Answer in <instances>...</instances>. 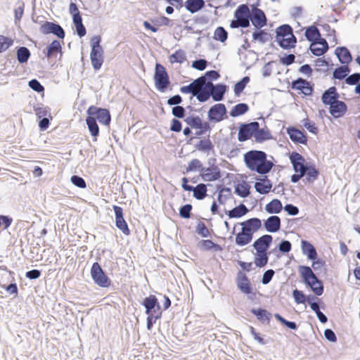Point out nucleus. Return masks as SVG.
I'll use <instances>...</instances> for the list:
<instances>
[{"instance_id": "nucleus-1", "label": "nucleus", "mask_w": 360, "mask_h": 360, "mask_svg": "<svg viewBox=\"0 0 360 360\" xmlns=\"http://www.w3.org/2000/svg\"><path fill=\"white\" fill-rule=\"evenodd\" d=\"M270 158L268 159V155L264 151L258 150H249L243 155L245 166L259 175L267 174L274 167V158L270 156Z\"/></svg>"}, {"instance_id": "nucleus-2", "label": "nucleus", "mask_w": 360, "mask_h": 360, "mask_svg": "<svg viewBox=\"0 0 360 360\" xmlns=\"http://www.w3.org/2000/svg\"><path fill=\"white\" fill-rule=\"evenodd\" d=\"M298 271L305 285L310 288L311 290L316 296H320L323 293V282L318 278L309 266L300 265L298 267Z\"/></svg>"}, {"instance_id": "nucleus-3", "label": "nucleus", "mask_w": 360, "mask_h": 360, "mask_svg": "<svg viewBox=\"0 0 360 360\" xmlns=\"http://www.w3.org/2000/svg\"><path fill=\"white\" fill-rule=\"evenodd\" d=\"M276 41L283 49L294 48L297 43V38L293 34V30L290 25L283 24L276 29Z\"/></svg>"}, {"instance_id": "nucleus-4", "label": "nucleus", "mask_w": 360, "mask_h": 360, "mask_svg": "<svg viewBox=\"0 0 360 360\" xmlns=\"http://www.w3.org/2000/svg\"><path fill=\"white\" fill-rule=\"evenodd\" d=\"M90 274L94 283L98 286L103 288L110 286L112 281L98 262H96L93 263L91 267Z\"/></svg>"}, {"instance_id": "nucleus-5", "label": "nucleus", "mask_w": 360, "mask_h": 360, "mask_svg": "<svg viewBox=\"0 0 360 360\" xmlns=\"http://www.w3.org/2000/svg\"><path fill=\"white\" fill-rule=\"evenodd\" d=\"M156 89L160 92H165L170 84V80L165 68L159 63L155 64L153 76Z\"/></svg>"}, {"instance_id": "nucleus-6", "label": "nucleus", "mask_w": 360, "mask_h": 360, "mask_svg": "<svg viewBox=\"0 0 360 360\" xmlns=\"http://www.w3.org/2000/svg\"><path fill=\"white\" fill-rule=\"evenodd\" d=\"M69 13L72 15V22L75 27L77 34L81 38L86 35V30L82 22V17L77 4L70 1Z\"/></svg>"}, {"instance_id": "nucleus-7", "label": "nucleus", "mask_w": 360, "mask_h": 360, "mask_svg": "<svg viewBox=\"0 0 360 360\" xmlns=\"http://www.w3.org/2000/svg\"><path fill=\"white\" fill-rule=\"evenodd\" d=\"M86 114L91 117H94L95 120L101 124L108 126L111 121L110 111L106 108H102L91 105L86 110Z\"/></svg>"}, {"instance_id": "nucleus-8", "label": "nucleus", "mask_w": 360, "mask_h": 360, "mask_svg": "<svg viewBox=\"0 0 360 360\" xmlns=\"http://www.w3.org/2000/svg\"><path fill=\"white\" fill-rule=\"evenodd\" d=\"M259 124L258 122L254 121L250 123H242L238 129V139L240 142H244L253 136H255V131L258 129Z\"/></svg>"}, {"instance_id": "nucleus-9", "label": "nucleus", "mask_w": 360, "mask_h": 360, "mask_svg": "<svg viewBox=\"0 0 360 360\" xmlns=\"http://www.w3.org/2000/svg\"><path fill=\"white\" fill-rule=\"evenodd\" d=\"M40 31L44 34H53L58 39H63L65 37L64 29L56 22L45 21L40 27Z\"/></svg>"}, {"instance_id": "nucleus-10", "label": "nucleus", "mask_w": 360, "mask_h": 360, "mask_svg": "<svg viewBox=\"0 0 360 360\" xmlns=\"http://www.w3.org/2000/svg\"><path fill=\"white\" fill-rule=\"evenodd\" d=\"M141 304L145 307L147 315H162L160 303L155 295H150L145 297Z\"/></svg>"}, {"instance_id": "nucleus-11", "label": "nucleus", "mask_w": 360, "mask_h": 360, "mask_svg": "<svg viewBox=\"0 0 360 360\" xmlns=\"http://www.w3.org/2000/svg\"><path fill=\"white\" fill-rule=\"evenodd\" d=\"M226 113L225 105L217 103L210 108L207 112V119L210 122H219L226 117Z\"/></svg>"}, {"instance_id": "nucleus-12", "label": "nucleus", "mask_w": 360, "mask_h": 360, "mask_svg": "<svg viewBox=\"0 0 360 360\" xmlns=\"http://www.w3.org/2000/svg\"><path fill=\"white\" fill-rule=\"evenodd\" d=\"M250 21L255 29H261L267 24V18L264 12L260 8H255V5H252Z\"/></svg>"}, {"instance_id": "nucleus-13", "label": "nucleus", "mask_w": 360, "mask_h": 360, "mask_svg": "<svg viewBox=\"0 0 360 360\" xmlns=\"http://www.w3.org/2000/svg\"><path fill=\"white\" fill-rule=\"evenodd\" d=\"M112 208L115 216L116 227L120 229L123 234L129 236L130 234V230L127 221L124 219L123 209L117 205H113Z\"/></svg>"}, {"instance_id": "nucleus-14", "label": "nucleus", "mask_w": 360, "mask_h": 360, "mask_svg": "<svg viewBox=\"0 0 360 360\" xmlns=\"http://www.w3.org/2000/svg\"><path fill=\"white\" fill-rule=\"evenodd\" d=\"M291 88L300 91L305 96H311L314 91V84L302 77L293 80L291 83Z\"/></svg>"}, {"instance_id": "nucleus-15", "label": "nucleus", "mask_w": 360, "mask_h": 360, "mask_svg": "<svg viewBox=\"0 0 360 360\" xmlns=\"http://www.w3.org/2000/svg\"><path fill=\"white\" fill-rule=\"evenodd\" d=\"M241 226L243 231H246L252 236L262 228V221L257 217L248 219L243 222L238 223Z\"/></svg>"}, {"instance_id": "nucleus-16", "label": "nucleus", "mask_w": 360, "mask_h": 360, "mask_svg": "<svg viewBox=\"0 0 360 360\" xmlns=\"http://www.w3.org/2000/svg\"><path fill=\"white\" fill-rule=\"evenodd\" d=\"M286 132L290 140L295 143L307 144V136L305 132L300 131L295 127H289L286 129Z\"/></svg>"}, {"instance_id": "nucleus-17", "label": "nucleus", "mask_w": 360, "mask_h": 360, "mask_svg": "<svg viewBox=\"0 0 360 360\" xmlns=\"http://www.w3.org/2000/svg\"><path fill=\"white\" fill-rule=\"evenodd\" d=\"M273 241V237L269 234H264L255 240L252 247L256 251L268 252Z\"/></svg>"}, {"instance_id": "nucleus-18", "label": "nucleus", "mask_w": 360, "mask_h": 360, "mask_svg": "<svg viewBox=\"0 0 360 360\" xmlns=\"http://www.w3.org/2000/svg\"><path fill=\"white\" fill-rule=\"evenodd\" d=\"M292 168L295 172H303V169L308 165L304 158L296 151H293L289 156Z\"/></svg>"}, {"instance_id": "nucleus-19", "label": "nucleus", "mask_w": 360, "mask_h": 360, "mask_svg": "<svg viewBox=\"0 0 360 360\" xmlns=\"http://www.w3.org/2000/svg\"><path fill=\"white\" fill-rule=\"evenodd\" d=\"M262 177L256 178L257 181L255 184V191L261 195L268 194L272 188V184L266 175Z\"/></svg>"}, {"instance_id": "nucleus-20", "label": "nucleus", "mask_w": 360, "mask_h": 360, "mask_svg": "<svg viewBox=\"0 0 360 360\" xmlns=\"http://www.w3.org/2000/svg\"><path fill=\"white\" fill-rule=\"evenodd\" d=\"M234 18L242 23L250 26V11L247 4H240L234 12Z\"/></svg>"}, {"instance_id": "nucleus-21", "label": "nucleus", "mask_w": 360, "mask_h": 360, "mask_svg": "<svg viewBox=\"0 0 360 360\" xmlns=\"http://www.w3.org/2000/svg\"><path fill=\"white\" fill-rule=\"evenodd\" d=\"M340 98V94L338 92L335 86H330L325 90L321 95L322 103L326 105H330L338 101Z\"/></svg>"}, {"instance_id": "nucleus-22", "label": "nucleus", "mask_w": 360, "mask_h": 360, "mask_svg": "<svg viewBox=\"0 0 360 360\" xmlns=\"http://www.w3.org/2000/svg\"><path fill=\"white\" fill-rule=\"evenodd\" d=\"M202 179L205 181H214L221 177L220 169L217 166L205 168L200 173Z\"/></svg>"}, {"instance_id": "nucleus-23", "label": "nucleus", "mask_w": 360, "mask_h": 360, "mask_svg": "<svg viewBox=\"0 0 360 360\" xmlns=\"http://www.w3.org/2000/svg\"><path fill=\"white\" fill-rule=\"evenodd\" d=\"M281 220L278 216L272 215L264 221V227L267 232L276 233L281 229Z\"/></svg>"}, {"instance_id": "nucleus-24", "label": "nucleus", "mask_w": 360, "mask_h": 360, "mask_svg": "<svg viewBox=\"0 0 360 360\" xmlns=\"http://www.w3.org/2000/svg\"><path fill=\"white\" fill-rule=\"evenodd\" d=\"M238 288L244 294L249 295L252 292V288L247 276L242 271L238 273Z\"/></svg>"}, {"instance_id": "nucleus-25", "label": "nucleus", "mask_w": 360, "mask_h": 360, "mask_svg": "<svg viewBox=\"0 0 360 360\" xmlns=\"http://www.w3.org/2000/svg\"><path fill=\"white\" fill-rule=\"evenodd\" d=\"M347 111V106L344 101L338 100L329 107V112L335 118L342 117Z\"/></svg>"}, {"instance_id": "nucleus-26", "label": "nucleus", "mask_w": 360, "mask_h": 360, "mask_svg": "<svg viewBox=\"0 0 360 360\" xmlns=\"http://www.w3.org/2000/svg\"><path fill=\"white\" fill-rule=\"evenodd\" d=\"M335 54L339 62L345 65H347L352 60L349 50L345 46L337 47L335 50Z\"/></svg>"}, {"instance_id": "nucleus-27", "label": "nucleus", "mask_w": 360, "mask_h": 360, "mask_svg": "<svg viewBox=\"0 0 360 360\" xmlns=\"http://www.w3.org/2000/svg\"><path fill=\"white\" fill-rule=\"evenodd\" d=\"M226 91L227 86L224 84H212L210 88V91L212 92L211 97L214 101H221L224 99Z\"/></svg>"}, {"instance_id": "nucleus-28", "label": "nucleus", "mask_w": 360, "mask_h": 360, "mask_svg": "<svg viewBox=\"0 0 360 360\" xmlns=\"http://www.w3.org/2000/svg\"><path fill=\"white\" fill-rule=\"evenodd\" d=\"M210 88L206 84L200 83L195 94H193V96H195L199 102L204 103L210 99L212 95Z\"/></svg>"}, {"instance_id": "nucleus-29", "label": "nucleus", "mask_w": 360, "mask_h": 360, "mask_svg": "<svg viewBox=\"0 0 360 360\" xmlns=\"http://www.w3.org/2000/svg\"><path fill=\"white\" fill-rule=\"evenodd\" d=\"M301 249L302 254L306 255L308 259H316L318 257L315 247L308 240H301Z\"/></svg>"}, {"instance_id": "nucleus-30", "label": "nucleus", "mask_w": 360, "mask_h": 360, "mask_svg": "<svg viewBox=\"0 0 360 360\" xmlns=\"http://www.w3.org/2000/svg\"><path fill=\"white\" fill-rule=\"evenodd\" d=\"M303 172L304 176H307V181L309 182L314 181L318 179L319 175V169H317L315 165L311 162H309L308 165H306L303 169Z\"/></svg>"}, {"instance_id": "nucleus-31", "label": "nucleus", "mask_w": 360, "mask_h": 360, "mask_svg": "<svg viewBox=\"0 0 360 360\" xmlns=\"http://www.w3.org/2000/svg\"><path fill=\"white\" fill-rule=\"evenodd\" d=\"M235 243L237 246L243 247L248 245L253 239V236L246 231H241L235 234Z\"/></svg>"}, {"instance_id": "nucleus-32", "label": "nucleus", "mask_w": 360, "mask_h": 360, "mask_svg": "<svg viewBox=\"0 0 360 360\" xmlns=\"http://www.w3.org/2000/svg\"><path fill=\"white\" fill-rule=\"evenodd\" d=\"M220 77L219 72L216 70L207 71L202 76L198 77L200 80V83L206 84L210 87H212L213 83L212 81L217 80Z\"/></svg>"}, {"instance_id": "nucleus-33", "label": "nucleus", "mask_w": 360, "mask_h": 360, "mask_svg": "<svg viewBox=\"0 0 360 360\" xmlns=\"http://www.w3.org/2000/svg\"><path fill=\"white\" fill-rule=\"evenodd\" d=\"M62 46L58 40L54 39L46 49L43 51L47 58H51L56 55L58 52H61Z\"/></svg>"}, {"instance_id": "nucleus-34", "label": "nucleus", "mask_w": 360, "mask_h": 360, "mask_svg": "<svg viewBox=\"0 0 360 360\" xmlns=\"http://www.w3.org/2000/svg\"><path fill=\"white\" fill-rule=\"evenodd\" d=\"M248 212V208L243 203H240L239 205L235 207L232 210L226 212V214L231 219H238L245 215Z\"/></svg>"}, {"instance_id": "nucleus-35", "label": "nucleus", "mask_w": 360, "mask_h": 360, "mask_svg": "<svg viewBox=\"0 0 360 360\" xmlns=\"http://www.w3.org/2000/svg\"><path fill=\"white\" fill-rule=\"evenodd\" d=\"M204 0H186L184 3L185 8L191 13H195L205 7Z\"/></svg>"}, {"instance_id": "nucleus-36", "label": "nucleus", "mask_w": 360, "mask_h": 360, "mask_svg": "<svg viewBox=\"0 0 360 360\" xmlns=\"http://www.w3.org/2000/svg\"><path fill=\"white\" fill-rule=\"evenodd\" d=\"M270 252L256 251L254 254V263L257 267L263 268L266 266L269 262V255Z\"/></svg>"}, {"instance_id": "nucleus-37", "label": "nucleus", "mask_w": 360, "mask_h": 360, "mask_svg": "<svg viewBox=\"0 0 360 360\" xmlns=\"http://www.w3.org/2000/svg\"><path fill=\"white\" fill-rule=\"evenodd\" d=\"M250 311L259 321H266L268 323H269L271 318V314L267 310L262 308H252Z\"/></svg>"}, {"instance_id": "nucleus-38", "label": "nucleus", "mask_w": 360, "mask_h": 360, "mask_svg": "<svg viewBox=\"0 0 360 360\" xmlns=\"http://www.w3.org/2000/svg\"><path fill=\"white\" fill-rule=\"evenodd\" d=\"M101 37L100 35L94 36L90 41L91 54L103 55L104 51L101 46Z\"/></svg>"}, {"instance_id": "nucleus-39", "label": "nucleus", "mask_w": 360, "mask_h": 360, "mask_svg": "<svg viewBox=\"0 0 360 360\" xmlns=\"http://www.w3.org/2000/svg\"><path fill=\"white\" fill-rule=\"evenodd\" d=\"M283 210L282 203L278 199H273L265 205V210L269 214H278Z\"/></svg>"}, {"instance_id": "nucleus-40", "label": "nucleus", "mask_w": 360, "mask_h": 360, "mask_svg": "<svg viewBox=\"0 0 360 360\" xmlns=\"http://www.w3.org/2000/svg\"><path fill=\"white\" fill-rule=\"evenodd\" d=\"M350 72L351 70L348 65H342L334 69L333 72V78L338 80H345V78Z\"/></svg>"}, {"instance_id": "nucleus-41", "label": "nucleus", "mask_w": 360, "mask_h": 360, "mask_svg": "<svg viewBox=\"0 0 360 360\" xmlns=\"http://www.w3.org/2000/svg\"><path fill=\"white\" fill-rule=\"evenodd\" d=\"M255 141L257 143H262L265 141L272 139V136L271 134L270 131L267 128L260 129L255 131V134L254 136Z\"/></svg>"}, {"instance_id": "nucleus-42", "label": "nucleus", "mask_w": 360, "mask_h": 360, "mask_svg": "<svg viewBox=\"0 0 360 360\" xmlns=\"http://www.w3.org/2000/svg\"><path fill=\"white\" fill-rule=\"evenodd\" d=\"M251 186L246 182L238 184L235 186L234 193L240 198H247L250 194Z\"/></svg>"}, {"instance_id": "nucleus-43", "label": "nucleus", "mask_w": 360, "mask_h": 360, "mask_svg": "<svg viewBox=\"0 0 360 360\" xmlns=\"http://www.w3.org/2000/svg\"><path fill=\"white\" fill-rule=\"evenodd\" d=\"M86 123L91 135L95 138L94 141H96V137L99 135V127L97 122L95 120L94 117H91L87 115Z\"/></svg>"}, {"instance_id": "nucleus-44", "label": "nucleus", "mask_w": 360, "mask_h": 360, "mask_svg": "<svg viewBox=\"0 0 360 360\" xmlns=\"http://www.w3.org/2000/svg\"><path fill=\"white\" fill-rule=\"evenodd\" d=\"M248 110L249 106L247 103H240L233 107L229 114L231 117H236L245 114Z\"/></svg>"}, {"instance_id": "nucleus-45", "label": "nucleus", "mask_w": 360, "mask_h": 360, "mask_svg": "<svg viewBox=\"0 0 360 360\" xmlns=\"http://www.w3.org/2000/svg\"><path fill=\"white\" fill-rule=\"evenodd\" d=\"M320 32L319 30L314 25L309 26L307 27L304 33V36L306 39L311 41V44L314 43L316 39L320 38Z\"/></svg>"}, {"instance_id": "nucleus-46", "label": "nucleus", "mask_w": 360, "mask_h": 360, "mask_svg": "<svg viewBox=\"0 0 360 360\" xmlns=\"http://www.w3.org/2000/svg\"><path fill=\"white\" fill-rule=\"evenodd\" d=\"M210 184H207V186H210ZM207 185L204 184H198L194 188V191H193V197L199 200H203L206 195H207Z\"/></svg>"}, {"instance_id": "nucleus-47", "label": "nucleus", "mask_w": 360, "mask_h": 360, "mask_svg": "<svg viewBox=\"0 0 360 360\" xmlns=\"http://www.w3.org/2000/svg\"><path fill=\"white\" fill-rule=\"evenodd\" d=\"M200 84V80L198 78H197V79H194L188 85L181 86L180 91L182 94H191L193 96V94H195Z\"/></svg>"}, {"instance_id": "nucleus-48", "label": "nucleus", "mask_w": 360, "mask_h": 360, "mask_svg": "<svg viewBox=\"0 0 360 360\" xmlns=\"http://www.w3.org/2000/svg\"><path fill=\"white\" fill-rule=\"evenodd\" d=\"M16 54L18 61L21 64L27 63L31 55L30 50L25 46L18 48Z\"/></svg>"}, {"instance_id": "nucleus-49", "label": "nucleus", "mask_w": 360, "mask_h": 360, "mask_svg": "<svg viewBox=\"0 0 360 360\" xmlns=\"http://www.w3.org/2000/svg\"><path fill=\"white\" fill-rule=\"evenodd\" d=\"M210 135H208V137L207 139H202L200 140L196 145L195 148L198 150L202 151V152H209L210 150H212L214 149V145L211 142L210 139Z\"/></svg>"}, {"instance_id": "nucleus-50", "label": "nucleus", "mask_w": 360, "mask_h": 360, "mask_svg": "<svg viewBox=\"0 0 360 360\" xmlns=\"http://www.w3.org/2000/svg\"><path fill=\"white\" fill-rule=\"evenodd\" d=\"M257 30L252 33V39L254 41H259L262 44H265L269 41V34L265 30L257 29Z\"/></svg>"}, {"instance_id": "nucleus-51", "label": "nucleus", "mask_w": 360, "mask_h": 360, "mask_svg": "<svg viewBox=\"0 0 360 360\" xmlns=\"http://www.w3.org/2000/svg\"><path fill=\"white\" fill-rule=\"evenodd\" d=\"M249 82L250 77L248 76H245L240 81L237 82L233 88L235 95L239 96Z\"/></svg>"}, {"instance_id": "nucleus-52", "label": "nucleus", "mask_w": 360, "mask_h": 360, "mask_svg": "<svg viewBox=\"0 0 360 360\" xmlns=\"http://www.w3.org/2000/svg\"><path fill=\"white\" fill-rule=\"evenodd\" d=\"M202 119L198 116L191 115L184 119V122L191 128H200Z\"/></svg>"}, {"instance_id": "nucleus-53", "label": "nucleus", "mask_w": 360, "mask_h": 360, "mask_svg": "<svg viewBox=\"0 0 360 360\" xmlns=\"http://www.w3.org/2000/svg\"><path fill=\"white\" fill-rule=\"evenodd\" d=\"M274 317L282 325L285 326L286 328L289 329L296 330L298 328V325L295 321H288L278 313L274 314Z\"/></svg>"}, {"instance_id": "nucleus-54", "label": "nucleus", "mask_w": 360, "mask_h": 360, "mask_svg": "<svg viewBox=\"0 0 360 360\" xmlns=\"http://www.w3.org/2000/svg\"><path fill=\"white\" fill-rule=\"evenodd\" d=\"M231 197V189L223 187L219 192L217 200L219 204L224 205Z\"/></svg>"}, {"instance_id": "nucleus-55", "label": "nucleus", "mask_w": 360, "mask_h": 360, "mask_svg": "<svg viewBox=\"0 0 360 360\" xmlns=\"http://www.w3.org/2000/svg\"><path fill=\"white\" fill-rule=\"evenodd\" d=\"M228 38V32L221 26H219L214 31V39L220 42H225Z\"/></svg>"}, {"instance_id": "nucleus-56", "label": "nucleus", "mask_w": 360, "mask_h": 360, "mask_svg": "<svg viewBox=\"0 0 360 360\" xmlns=\"http://www.w3.org/2000/svg\"><path fill=\"white\" fill-rule=\"evenodd\" d=\"M186 60L185 53L183 50L179 49L169 56V60L172 63H183Z\"/></svg>"}, {"instance_id": "nucleus-57", "label": "nucleus", "mask_w": 360, "mask_h": 360, "mask_svg": "<svg viewBox=\"0 0 360 360\" xmlns=\"http://www.w3.org/2000/svg\"><path fill=\"white\" fill-rule=\"evenodd\" d=\"M202 170H204V167L198 159H193L191 160L186 167V172L194 171H199L201 172Z\"/></svg>"}, {"instance_id": "nucleus-58", "label": "nucleus", "mask_w": 360, "mask_h": 360, "mask_svg": "<svg viewBox=\"0 0 360 360\" xmlns=\"http://www.w3.org/2000/svg\"><path fill=\"white\" fill-rule=\"evenodd\" d=\"M90 59L93 68L96 71L100 70L103 63V55L90 53Z\"/></svg>"}, {"instance_id": "nucleus-59", "label": "nucleus", "mask_w": 360, "mask_h": 360, "mask_svg": "<svg viewBox=\"0 0 360 360\" xmlns=\"http://www.w3.org/2000/svg\"><path fill=\"white\" fill-rule=\"evenodd\" d=\"M34 112L39 119L49 116L51 118L49 108L43 105H37L34 108Z\"/></svg>"}, {"instance_id": "nucleus-60", "label": "nucleus", "mask_w": 360, "mask_h": 360, "mask_svg": "<svg viewBox=\"0 0 360 360\" xmlns=\"http://www.w3.org/2000/svg\"><path fill=\"white\" fill-rule=\"evenodd\" d=\"M13 44V41L12 39L0 35V53L10 48Z\"/></svg>"}, {"instance_id": "nucleus-61", "label": "nucleus", "mask_w": 360, "mask_h": 360, "mask_svg": "<svg viewBox=\"0 0 360 360\" xmlns=\"http://www.w3.org/2000/svg\"><path fill=\"white\" fill-rule=\"evenodd\" d=\"M196 233L202 238H207L210 236L209 229L207 228L206 225L202 221H199L198 223L196 226Z\"/></svg>"}, {"instance_id": "nucleus-62", "label": "nucleus", "mask_w": 360, "mask_h": 360, "mask_svg": "<svg viewBox=\"0 0 360 360\" xmlns=\"http://www.w3.org/2000/svg\"><path fill=\"white\" fill-rule=\"evenodd\" d=\"M292 297L295 300V302L298 304L306 303L307 295L302 290L295 289L292 291Z\"/></svg>"}, {"instance_id": "nucleus-63", "label": "nucleus", "mask_w": 360, "mask_h": 360, "mask_svg": "<svg viewBox=\"0 0 360 360\" xmlns=\"http://www.w3.org/2000/svg\"><path fill=\"white\" fill-rule=\"evenodd\" d=\"M192 205L186 204L179 208V216L183 219H189L191 216Z\"/></svg>"}, {"instance_id": "nucleus-64", "label": "nucleus", "mask_w": 360, "mask_h": 360, "mask_svg": "<svg viewBox=\"0 0 360 360\" xmlns=\"http://www.w3.org/2000/svg\"><path fill=\"white\" fill-rule=\"evenodd\" d=\"M345 83L348 85H356L360 82V73L355 72L350 75H347L345 80Z\"/></svg>"}]
</instances>
